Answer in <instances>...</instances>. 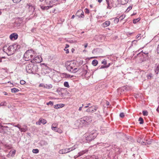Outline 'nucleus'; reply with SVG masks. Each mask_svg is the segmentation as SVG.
I'll use <instances>...</instances> for the list:
<instances>
[{"instance_id":"nucleus-52","label":"nucleus","mask_w":159,"mask_h":159,"mask_svg":"<svg viewBox=\"0 0 159 159\" xmlns=\"http://www.w3.org/2000/svg\"><path fill=\"white\" fill-rule=\"evenodd\" d=\"M125 17V15H122L121 16H120L119 17V18L121 20H122Z\"/></svg>"},{"instance_id":"nucleus-33","label":"nucleus","mask_w":159,"mask_h":159,"mask_svg":"<svg viewBox=\"0 0 159 159\" xmlns=\"http://www.w3.org/2000/svg\"><path fill=\"white\" fill-rule=\"evenodd\" d=\"M13 45H11L9 46L8 48H7V51L9 52H11L12 51V50L13 49Z\"/></svg>"},{"instance_id":"nucleus-15","label":"nucleus","mask_w":159,"mask_h":159,"mask_svg":"<svg viewBox=\"0 0 159 159\" xmlns=\"http://www.w3.org/2000/svg\"><path fill=\"white\" fill-rule=\"evenodd\" d=\"M40 144L41 146H47L48 144V143L47 142L44 140H42L40 141Z\"/></svg>"},{"instance_id":"nucleus-49","label":"nucleus","mask_w":159,"mask_h":159,"mask_svg":"<svg viewBox=\"0 0 159 159\" xmlns=\"http://www.w3.org/2000/svg\"><path fill=\"white\" fill-rule=\"evenodd\" d=\"M20 83L21 84L23 85L25 83V81L24 80H21L20 81Z\"/></svg>"},{"instance_id":"nucleus-31","label":"nucleus","mask_w":159,"mask_h":159,"mask_svg":"<svg viewBox=\"0 0 159 159\" xmlns=\"http://www.w3.org/2000/svg\"><path fill=\"white\" fill-rule=\"evenodd\" d=\"M98 64V61L97 60H93L92 62V64L94 66H96Z\"/></svg>"},{"instance_id":"nucleus-16","label":"nucleus","mask_w":159,"mask_h":159,"mask_svg":"<svg viewBox=\"0 0 159 159\" xmlns=\"http://www.w3.org/2000/svg\"><path fill=\"white\" fill-rule=\"evenodd\" d=\"M52 7V5H50L48 6H40L41 8L43 10H47L49 8H51Z\"/></svg>"},{"instance_id":"nucleus-47","label":"nucleus","mask_w":159,"mask_h":159,"mask_svg":"<svg viewBox=\"0 0 159 159\" xmlns=\"http://www.w3.org/2000/svg\"><path fill=\"white\" fill-rule=\"evenodd\" d=\"M99 69H102L103 68H107L106 65H102L100 66L99 67Z\"/></svg>"},{"instance_id":"nucleus-40","label":"nucleus","mask_w":159,"mask_h":159,"mask_svg":"<svg viewBox=\"0 0 159 159\" xmlns=\"http://www.w3.org/2000/svg\"><path fill=\"white\" fill-rule=\"evenodd\" d=\"M148 79H150L152 76V74L151 73H149L147 75Z\"/></svg>"},{"instance_id":"nucleus-17","label":"nucleus","mask_w":159,"mask_h":159,"mask_svg":"<svg viewBox=\"0 0 159 159\" xmlns=\"http://www.w3.org/2000/svg\"><path fill=\"white\" fill-rule=\"evenodd\" d=\"M101 50V49L99 48L94 49L93 50L92 52L94 54H97Z\"/></svg>"},{"instance_id":"nucleus-8","label":"nucleus","mask_w":159,"mask_h":159,"mask_svg":"<svg viewBox=\"0 0 159 159\" xmlns=\"http://www.w3.org/2000/svg\"><path fill=\"white\" fill-rule=\"evenodd\" d=\"M47 122V121L46 120L44 119L40 118L39 121L36 122V124L37 125H40L41 123H42L44 125L46 124Z\"/></svg>"},{"instance_id":"nucleus-11","label":"nucleus","mask_w":159,"mask_h":159,"mask_svg":"<svg viewBox=\"0 0 159 159\" xmlns=\"http://www.w3.org/2000/svg\"><path fill=\"white\" fill-rule=\"evenodd\" d=\"M88 66H84L83 67H82V70L81 71V72H82V74L84 75H87V74L88 72V71L86 69H87Z\"/></svg>"},{"instance_id":"nucleus-64","label":"nucleus","mask_w":159,"mask_h":159,"mask_svg":"<svg viewBox=\"0 0 159 159\" xmlns=\"http://www.w3.org/2000/svg\"><path fill=\"white\" fill-rule=\"evenodd\" d=\"M157 53L159 54V44H158L157 46Z\"/></svg>"},{"instance_id":"nucleus-35","label":"nucleus","mask_w":159,"mask_h":159,"mask_svg":"<svg viewBox=\"0 0 159 159\" xmlns=\"http://www.w3.org/2000/svg\"><path fill=\"white\" fill-rule=\"evenodd\" d=\"M92 108L91 107H89L88 108L86 109V110L85 111L87 112H91L93 113V111L92 110H91V108Z\"/></svg>"},{"instance_id":"nucleus-39","label":"nucleus","mask_w":159,"mask_h":159,"mask_svg":"<svg viewBox=\"0 0 159 159\" xmlns=\"http://www.w3.org/2000/svg\"><path fill=\"white\" fill-rule=\"evenodd\" d=\"M139 21V18L135 19H134L133 20V22L134 24H136L137 22H138Z\"/></svg>"},{"instance_id":"nucleus-56","label":"nucleus","mask_w":159,"mask_h":159,"mask_svg":"<svg viewBox=\"0 0 159 159\" xmlns=\"http://www.w3.org/2000/svg\"><path fill=\"white\" fill-rule=\"evenodd\" d=\"M29 9H30L32 11H34V10L35 8L32 6H30L29 7Z\"/></svg>"},{"instance_id":"nucleus-38","label":"nucleus","mask_w":159,"mask_h":159,"mask_svg":"<svg viewBox=\"0 0 159 159\" xmlns=\"http://www.w3.org/2000/svg\"><path fill=\"white\" fill-rule=\"evenodd\" d=\"M32 152L34 153H37L39 152V150L37 149H33Z\"/></svg>"},{"instance_id":"nucleus-43","label":"nucleus","mask_w":159,"mask_h":159,"mask_svg":"<svg viewBox=\"0 0 159 159\" xmlns=\"http://www.w3.org/2000/svg\"><path fill=\"white\" fill-rule=\"evenodd\" d=\"M0 104L1 106H6L7 104V103L6 102L4 101L3 102H1Z\"/></svg>"},{"instance_id":"nucleus-30","label":"nucleus","mask_w":159,"mask_h":159,"mask_svg":"<svg viewBox=\"0 0 159 159\" xmlns=\"http://www.w3.org/2000/svg\"><path fill=\"white\" fill-rule=\"evenodd\" d=\"M155 72L156 74H157L159 72V64L157 66L156 68L155 69Z\"/></svg>"},{"instance_id":"nucleus-10","label":"nucleus","mask_w":159,"mask_h":159,"mask_svg":"<svg viewBox=\"0 0 159 159\" xmlns=\"http://www.w3.org/2000/svg\"><path fill=\"white\" fill-rule=\"evenodd\" d=\"M33 60L36 62L40 63L42 59L40 56H37L35 57H34Z\"/></svg>"},{"instance_id":"nucleus-7","label":"nucleus","mask_w":159,"mask_h":159,"mask_svg":"<svg viewBox=\"0 0 159 159\" xmlns=\"http://www.w3.org/2000/svg\"><path fill=\"white\" fill-rule=\"evenodd\" d=\"M59 0H45V3L47 5L53 4L57 2Z\"/></svg>"},{"instance_id":"nucleus-4","label":"nucleus","mask_w":159,"mask_h":159,"mask_svg":"<svg viewBox=\"0 0 159 159\" xmlns=\"http://www.w3.org/2000/svg\"><path fill=\"white\" fill-rule=\"evenodd\" d=\"M24 58L25 61H28L33 59V56L31 52L29 50L27 51L24 55Z\"/></svg>"},{"instance_id":"nucleus-53","label":"nucleus","mask_w":159,"mask_h":159,"mask_svg":"<svg viewBox=\"0 0 159 159\" xmlns=\"http://www.w3.org/2000/svg\"><path fill=\"white\" fill-rule=\"evenodd\" d=\"M8 127L7 126H4L3 125H0V128H2V129H3L4 128H8Z\"/></svg>"},{"instance_id":"nucleus-21","label":"nucleus","mask_w":159,"mask_h":159,"mask_svg":"<svg viewBox=\"0 0 159 159\" xmlns=\"http://www.w3.org/2000/svg\"><path fill=\"white\" fill-rule=\"evenodd\" d=\"M90 107H91L92 108H91V110H93V113L96 111L98 108V106L96 105L92 106Z\"/></svg>"},{"instance_id":"nucleus-6","label":"nucleus","mask_w":159,"mask_h":159,"mask_svg":"<svg viewBox=\"0 0 159 159\" xmlns=\"http://www.w3.org/2000/svg\"><path fill=\"white\" fill-rule=\"evenodd\" d=\"M144 135H141L140 136V143L141 142V144L143 145H145L146 143H148L147 142V140H145L144 139H143Z\"/></svg>"},{"instance_id":"nucleus-29","label":"nucleus","mask_w":159,"mask_h":159,"mask_svg":"<svg viewBox=\"0 0 159 159\" xmlns=\"http://www.w3.org/2000/svg\"><path fill=\"white\" fill-rule=\"evenodd\" d=\"M80 70V69H78L76 68H75V67L73 69L71 70V72H72L73 73H75L77 72L78 71Z\"/></svg>"},{"instance_id":"nucleus-14","label":"nucleus","mask_w":159,"mask_h":159,"mask_svg":"<svg viewBox=\"0 0 159 159\" xmlns=\"http://www.w3.org/2000/svg\"><path fill=\"white\" fill-rule=\"evenodd\" d=\"M79 121L81 123H82L84 125H88L87 123L86 122V120H85L84 119V117H83L82 118H80L79 120Z\"/></svg>"},{"instance_id":"nucleus-42","label":"nucleus","mask_w":159,"mask_h":159,"mask_svg":"<svg viewBox=\"0 0 159 159\" xmlns=\"http://www.w3.org/2000/svg\"><path fill=\"white\" fill-rule=\"evenodd\" d=\"M20 131L21 132H26L27 130V129L26 128H20Z\"/></svg>"},{"instance_id":"nucleus-36","label":"nucleus","mask_w":159,"mask_h":159,"mask_svg":"<svg viewBox=\"0 0 159 159\" xmlns=\"http://www.w3.org/2000/svg\"><path fill=\"white\" fill-rule=\"evenodd\" d=\"M143 114L144 116H147L148 115V113L146 111H143Z\"/></svg>"},{"instance_id":"nucleus-55","label":"nucleus","mask_w":159,"mask_h":159,"mask_svg":"<svg viewBox=\"0 0 159 159\" xmlns=\"http://www.w3.org/2000/svg\"><path fill=\"white\" fill-rule=\"evenodd\" d=\"M13 2L15 3H18L21 0H12Z\"/></svg>"},{"instance_id":"nucleus-51","label":"nucleus","mask_w":159,"mask_h":159,"mask_svg":"<svg viewBox=\"0 0 159 159\" xmlns=\"http://www.w3.org/2000/svg\"><path fill=\"white\" fill-rule=\"evenodd\" d=\"M132 8V7L131 6H129L126 9V11L128 12L129 10H130Z\"/></svg>"},{"instance_id":"nucleus-57","label":"nucleus","mask_w":159,"mask_h":159,"mask_svg":"<svg viewBox=\"0 0 159 159\" xmlns=\"http://www.w3.org/2000/svg\"><path fill=\"white\" fill-rule=\"evenodd\" d=\"M15 124V123L12 122L11 123H4V124L7 125H13L14 126V125H14Z\"/></svg>"},{"instance_id":"nucleus-24","label":"nucleus","mask_w":159,"mask_h":159,"mask_svg":"<svg viewBox=\"0 0 159 159\" xmlns=\"http://www.w3.org/2000/svg\"><path fill=\"white\" fill-rule=\"evenodd\" d=\"M63 107V104H56V105H54V108L55 109H58L60 108H61Z\"/></svg>"},{"instance_id":"nucleus-2","label":"nucleus","mask_w":159,"mask_h":159,"mask_svg":"<svg viewBox=\"0 0 159 159\" xmlns=\"http://www.w3.org/2000/svg\"><path fill=\"white\" fill-rule=\"evenodd\" d=\"M25 69L26 71L28 73L34 74L38 71V67L37 65L31 63L27 65Z\"/></svg>"},{"instance_id":"nucleus-59","label":"nucleus","mask_w":159,"mask_h":159,"mask_svg":"<svg viewBox=\"0 0 159 159\" xmlns=\"http://www.w3.org/2000/svg\"><path fill=\"white\" fill-rule=\"evenodd\" d=\"M109 1L110 4L111 3V4H112V7H114L113 4V0H108Z\"/></svg>"},{"instance_id":"nucleus-58","label":"nucleus","mask_w":159,"mask_h":159,"mask_svg":"<svg viewBox=\"0 0 159 159\" xmlns=\"http://www.w3.org/2000/svg\"><path fill=\"white\" fill-rule=\"evenodd\" d=\"M7 46L6 45H5L3 47V51L4 52H6L5 51H6V49H7Z\"/></svg>"},{"instance_id":"nucleus-27","label":"nucleus","mask_w":159,"mask_h":159,"mask_svg":"<svg viewBox=\"0 0 159 159\" xmlns=\"http://www.w3.org/2000/svg\"><path fill=\"white\" fill-rule=\"evenodd\" d=\"M87 152V151L86 150L85 151H82L78 153L77 157H80V156L82 155H83L86 152Z\"/></svg>"},{"instance_id":"nucleus-5","label":"nucleus","mask_w":159,"mask_h":159,"mask_svg":"<svg viewBox=\"0 0 159 159\" xmlns=\"http://www.w3.org/2000/svg\"><path fill=\"white\" fill-rule=\"evenodd\" d=\"M75 16L79 17L84 18V12L83 11L81 10H79L77 11L76 13Z\"/></svg>"},{"instance_id":"nucleus-63","label":"nucleus","mask_w":159,"mask_h":159,"mask_svg":"<svg viewBox=\"0 0 159 159\" xmlns=\"http://www.w3.org/2000/svg\"><path fill=\"white\" fill-rule=\"evenodd\" d=\"M57 132L59 133H62V130L60 129H58L57 131H56Z\"/></svg>"},{"instance_id":"nucleus-50","label":"nucleus","mask_w":159,"mask_h":159,"mask_svg":"<svg viewBox=\"0 0 159 159\" xmlns=\"http://www.w3.org/2000/svg\"><path fill=\"white\" fill-rule=\"evenodd\" d=\"M65 75H66V76L67 78H72L73 77V76H71L68 74H65Z\"/></svg>"},{"instance_id":"nucleus-60","label":"nucleus","mask_w":159,"mask_h":159,"mask_svg":"<svg viewBox=\"0 0 159 159\" xmlns=\"http://www.w3.org/2000/svg\"><path fill=\"white\" fill-rule=\"evenodd\" d=\"M36 28H33L31 29V31L32 32L34 33L35 32V31H36Z\"/></svg>"},{"instance_id":"nucleus-20","label":"nucleus","mask_w":159,"mask_h":159,"mask_svg":"<svg viewBox=\"0 0 159 159\" xmlns=\"http://www.w3.org/2000/svg\"><path fill=\"white\" fill-rule=\"evenodd\" d=\"M129 90H130V88L127 85H126V86L123 87L121 89V91H124L125 90L128 91Z\"/></svg>"},{"instance_id":"nucleus-13","label":"nucleus","mask_w":159,"mask_h":159,"mask_svg":"<svg viewBox=\"0 0 159 159\" xmlns=\"http://www.w3.org/2000/svg\"><path fill=\"white\" fill-rule=\"evenodd\" d=\"M67 153H68V151H67V148L61 149L59 151V153L60 154H64Z\"/></svg>"},{"instance_id":"nucleus-62","label":"nucleus","mask_w":159,"mask_h":159,"mask_svg":"<svg viewBox=\"0 0 159 159\" xmlns=\"http://www.w3.org/2000/svg\"><path fill=\"white\" fill-rule=\"evenodd\" d=\"M144 53L145 55L147 54V53H145V52H143V51H142L141 52H140L139 54H140V56H141V55H143V53Z\"/></svg>"},{"instance_id":"nucleus-34","label":"nucleus","mask_w":159,"mask_h":159,"mask_svg":"<svg viewBox=\"0 0 159 159\" xmlns=\"http://www.w3.org/2000/svg\"><path fill=\"white\" fill-rule=\"evenodd\" d=\"M44 87L47 89H50L52 87V86L51 84H49L48 85V84H46L45 85H44Z\"/></svg>"},{"instance_id":"nucleus-37","label":"nucleus","mask_w":159,"mask_h":159,"mask_svg":"<svg viewBox=\"0 0 159 159\" xmlns=\"http://www.w3.org/2000/svg\"><path fill=\"white\" fill-rule=\"evenodd\" d=\"M64 86L66 87L69 88V84L68 82H65L64 83Z\"/></svg>"},{"instance_id":"nucleus-61","label":"nucleus","mask_w":159,"mask_h":159,"mask_svg":"<svg viewBox=\"0 0 159 159\" xmlns=\"http://www.w3.org/2000/svg\"><path fill=\"white\" fill-rule=\"evenodd\" d=\"M14 126L18 128L19 129L20 128V125L19 124H17L16 125H14Z\"/></svg>"},{"instance_id":"nucleus-3","label":"nucleus","mask_w":159,"mask_h":159,"mask_svg":"<svg viewBox=\"0 0 159 159\" xmlns=\"http://www.w3.org/2000/svg\"><path fill=\"white\" fill-rule=\"evenodd\" d=\"M65 65L66 69L71 72V70L75 66V63L72 61H68L65 63Z\"/></svg>"},{"instance_id":"nucleus-48","label":"nucleus","mask_w":159,"mask_h":159,"mask_svg":"<svg viewBox=\"0 0 159 159\" xmlns=\"http://www.w3.org/2000/svg\"><path fill=\"white\" fill-rule=\"evenodd\" d=\"M84 12L87 14H89V10L88 8H85L84 10Z\"/></svg>"},{"instance_id":"nucleus-45","label":"nucleus","mask_w":159,"mask_h":159,"mask_svg":"<svg viewBox=\"0 0 159 159\" xmlns=\"http://www.w3.org/2000/svg\"><path fill=\"white\" fill-rule=\"evenodd\" d=\"M143 123V118L141 117H140V124Z\"/></svg>"},{"instance_id":"nucleus-54","label":"nucleus","mask_w":159,"mask_h":159,"mask_svg":"<svg viewBox=\"0 0 159 159\" xmlns=\"http://www.w3.org/2000/svg\"><path fill=\"white\" fill-rule=\"evenodd\" d=\"M125 116L123 112L120 113V117L123 118Z\"/></svg>"},{"instance_id":"nucleus-25","label":"nucleus","mask_w":159,"mask_h":159,"mask_svg":"<svg viewBox=\"0 0 159 159\" xmlns=\"http://www.w3.org/2000/svg\"><path fill=\"white\" fill-rule=\"evenodd\" d=\"M119 2H120L121 4L124 5L127 3L129 1V0H118Z\"/></svg>"},{"instance_id":"nucleus-44","label":"nucleus","mask_w":159,"mask_h":159,"mask_svg":"<svg viewBox=\"0 0 159 159\" xmlns=\"http://www.w3.org/2000/svg\"><path fill=\"white\" fill-rule=\"evenodd\" d=\"M102 63L105 65H106L107 64V62L106 60L104 59L102 61Z\"/></svg>"},{"instance_id":"nucleus-41","label":"nucleus","mask_w":159,"mask_h":159,"mask_svg":"<svg viewBox=\"0 0 159 159\" xmlns=\"http://www.w3.org/2000/svg\"><path fill=\"white\" fill-rule=\"evenodd\" d=\"M58 128L57 126L53 127L52 126V130L56 132L57 131Z\"/></svg>"},{"instance_id":"nucleus-18","label":"nucleus","mask_w":159,"mask_h":159,"mask_svg":"<svg viewBox=\"0 0 159 159\" xmlns=\"http://www.w3.org/2000/svg\"><path fill=\"white\" fill-rule=\"evenodd\" d=\"M116 146L115 145L114 147L111 149L110 151L111 152H111H110L109 153L110 154H112L113 153H114V152H116L118 150V149L116 148Z\"/></svg>"},{"instance_id":"nucleus-9","label":"nucleus","mask_w":159,"mask_h":159,"mask_svg":"<svg viewBox=\"0 0 159 159\" xmlns=\"http://www.w3.org/2000/svg\"><path fill=\"white\" fill-rule=\"evenodd\" d=\"M84 119L86 120V122L87 123L88 125L92 121L91 117L90 116H84Z\"/></svg>"},{"instance_id":"nucleus-23","label":"nucleus","mask_w":159,"mask_h":159,"mask_svg":"<svg viewBox=\"0 0 159 159\" xmlns=\"http://www.w3.org/2000/svg\"><path fill=\"white\" fill-rule=\"evenodd\" d=\"M86 159H99L98 156H88L86 157Z\"/></svg>"},{"instance_id":"nucleus-46","label":"nucleus","mask_w":159,"mask_h":159,"mask_svg":"<svg viewBox=\"0 0 159 159\" xmlns=\"http://www.w3.org/2000/svg\"><path fill=\"white\" fill-rule=\"evenodd\" d=\"M47 105H51V106H53V102L50 101L49 102L47 103Z\"/></svg>"},{"instance_id":"nucleus-26","label":"nucleus","mask_w":159,"mask_h":159,"mask_svg":"<svg viewBox=\"0 0 159 159\" xmlns=\"http://www.w3.org/2000/svg\"><path fill=\"white\" fill-rule=\"evenodd\" d=\"M16 150H12L10 151L9 153V155L11 156H13L15 154Z\"/></svg>"},{"instance_id":"nucleus-22","label":"nucleus","mask_w":159,"mask_h":159,"mask_svg":"<svg viewBox=\"0 0 159 159\" xmlns=\"http://www.w3.org/2000/svg\"><path fill=\"white\" fill-rule=\"evenodd\" d=\"M77 148V147L76 145H74L72 147L69 148H66L67 149V151H68V152H70L75 150Z\"/></svg>"},{"instance_id":"nucleus-12","label":"nucleus","mask_w":159,"mask_h":159,"mask_svg":"<svg viewBox=\"0 0 159 159\" xmlns=\"http://www.w3.org/2000/svg\"><path fill=\"white\" fill-rule=\"evenodd\" d=\"M18 37V35L16 33H13L11 34L10 36V38L11 40L16 39Z\"/></svg>"},{"instance_id":"nucleus-28","label":"nucleus","mask_w":159,"mask_h":159,"mask_svg":"<svg viewBox=\"0 0 159 159\" xmlns=\"http://www.w3.org/2000/svg\"><path fill=\"white\" fill-rule=\"evenodd\" d=\"M19 91V90L16 88H13L11 89V91L12 93H16Z\"/></svg>"},{"instance_id":"nucleus-1","label":"nucleus","mask_w":159,"mask_h":159,"mask_svg":"<svg viewBox=\"0 0 159 159\" xmlns=\"http://www.w3.org/2000/svg\"><path fill=\"white\" fill-rule=\"evenodd\" d=\"M89 133H86L85 134L86 140L88 141H90L94 139L97 136L98 133L96 130H92L91 129H89Z\"/></svg>"},{"instance_id":"nucleus-19","label":"nucleus","mask_w":159,"mask_h":159,"mask_svg":"<svg viewBox=\"0 0 159 159\" xmlns=\"http://www.w3.org/2000/svg\"><path fill=\"white\" fill-rule=\"evenodd\" d=\"M110 24L109 21H106L102 24V26L103 27H106L108 26Z\"/></svg>"},{"instance_id":"nucleus-32","label":"nucleus","mask_w":159,"mask_h":159,"mask_svg":"<svg viewBox=\"0 0 159 159\" xmlns=\"http://www.w3.org/2000/svg\"><path fill=\"white\" fill-rule=\"evenodd\" d=\"M107 5V8L111 9V5L110 6L109 1L108 0H106Z\"/></svg>"}]
</instances>
